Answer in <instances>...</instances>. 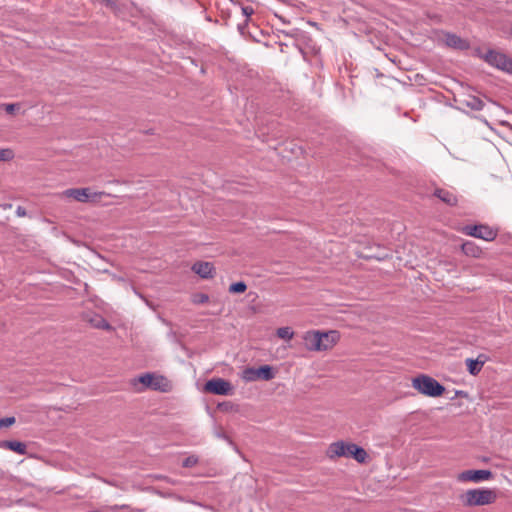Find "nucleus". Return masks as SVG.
<instances>
[{"label": "nucleus", "mask_w": 512, "mask_h": 512, "mask_svg": "<svg viewBox=\"0 0 512 512\" xmlns=\"http://www.w3.org/2000/svg\"><path fill=\"white\" fill-rule=\"evenodd\" d=\"M340 335L335 330L321 332L308 331L304 334V345L309 351H326L332 349L339 341Z\"/></svg>", "instance_id": "nucleus-1"}, {"label": "nucleus", "mask_w": 512, "mask_h": 512, "mask_svg": "<svg viewBox=\"0 0 512 512\" xmlns=\"http://www.w3.org/2000/svg\"><path fill=\"white\" fill-rule=\"evenodd\" d=\"M496 499V491L489 488L470 489L461 495L462 503L468 507L489 505L494 503Z\"/></svg>", "instance_id": "nucleus-2"}, {"label": "nucleus", "mask_w": 512, "mask_h": 512, "mask_svg": "<svg viewBox=\"0 0 512 512\" xmlns=\"http://www.w3.org/2000/svg\"><path fill=\"white\" fill-rule=\"evenodd\" d=\"M412 387L423 395L429 397L441 396L445 387L434 378L427 375H419L412 379Z\"/></svg>", "instance_id": "nucleus-3"}, {"label": "nucleus", "mask_w": 512, "mask_h": 512, "mask_svg": "<svg viewBox=\"0 0 512 512\" xmlns=\"http://www.w3.org/2000/svg\"><path fill=\"white\" fill-rule=\"evenodd\" d=\"M61 195L67 198H73L81 203H96L100 201L102 197L110 196L109 193L104 191L94 192L90 188H70L63 191Z\"/></svg>", "instance_id": "nucleus-4"}, {"label": "nucleus", "mask_w": 512, "mask_h": 512, "mask_svg": "<svg viewBox=\"0 0 512 512\" xmlns=\"http://www.w3.org/2000/svg\"><path fill=\"white\" fill-rule=\"evenodd\" d=\"M484 60L491 66L512 74V59L507 55L494 50H489L484 55Z\"/></svg>", "instance_id": "nucleus-5"}, {"label": "nucleus", "mask_w": 512, "mask_h": 512, "mask_svg": "<svg viewBox=\"0 0 512 512\" xmlns=\"http://www.w3.org/2000/svg\"><path fill=\"white\" fill-rule=\"evenodd\" d=\"M466 235L483 239L485 241H493L497 236V230L489 227L488 225H467L463 228Z\"/></svg>", "instance_id": "nucleus-6"}, {"label": "nucleus", "mask_w": 512, "mask_h": 512, "mask_svg": "<svg viewBox=\"0 0 512 512\" xmlns=\"http://www.w3.org/2000/svg\"><path fill=\"white\" fill-rule=\"evenodd\" d=\"M138 381L145 387L151 388L153 390L166 392L169 389V382L164 376H156L151 373H145L139 376Z\"/></svg>", "instance_id": "nucleus-7"}, {"label": "nucleus", "mask_w": 512, "mask_h": 512, "mask_svg": "<svg viewBox=\"0 0 512 512\" xmlns=\"http://www.w3.org/2000/svg\"><path fill=\"white\" fill-rule=\"evenodd\" d=\"M204 389L206 392L215 395H231L233 387L231 383L222 378H213L205 383Z\"/></svg>", "instance_id": "nucleus-8"}, {"label": "nucleus", "mask_w": 512, "mask_h": 512, "mask_svg": "<svg viewBox=\"0 0 512 512\" xmlns=\"http://www.w3.org/2000/svg\"><path fill=\"white\" fill-rule=\"evenodd\" d=\"M492 478V472L490 470H465L461 472L457 479L460 482H474L479 483Z\"/></svg>", "instance_id": "nucleus-9"}, {"label": "nucleus", "mask_w": 512, "mask_h": 512, "mask_svg": "<svg viewBox=\"0 0 512 512\" xmlns=\"http://www.w3.org/2000/svg\"><path fill=\"white\" fill-rule=\"evenodd\" d=\"M440 39L445 43L447 47L457 50H467L470 46L467 40L450 32L441 31Z\"/></svg>", "instance_id": "nucleus-10"}, {"label": "nucleus", "mask_w": 512, "mask_h": 512, "mask_svg": "<svg viewBox=\"0 0 512 512\" xmlns=\"http://www.w3.org/2000/svg\"><path fill=\"white\" fill-rule=\"evenodd\" d=\"M192 271L203 279L212 278L215 274L214 266L210 262L199 261L193 264Z\"/></svg>", "instance_id": "nucleus-11"}, {"label": "nucleus", "mask_w": 512, "mask_h": 512, "mask_svg": "<svg viewBox=\"0 0 512 512\" xmlns=\"http://www.w3.org/2000/svg\"><path fill=\"white\" fill-rule=\"evenodd\" d=\"M346 457H352L359 463H365L368 458V454L362 447L353 443H348L346 448Z\"/></svg>", "instance_id": "nucleus-12"}, {"label": "nucleus", "mask_w": 512, "mask_h": 512, "mask_svg": "<svg viewBox=\"0 0 512 512\" xmlns=\"http://www.w3.org/2000/svg\"><path fill=\"white\" fill-rule=\"evenodd\" d=\"M0 449L11 450L20 455H25L27 453V445L24 442H20V441H16V440L0 441Z\"/></svg>", "instance_id": "nucleus-13"}, {"label": "nucleus", "mask_w": 512, "mask_h": 512, "mask_svg": "<svg viewBox=\"0 0 512 512\" xmlns=\"http://www.w3.org/2000/svg\"><path fill=\"white\" fill-rule=\"evenodd\" d=\"M347 444L344 441H337L330 444L327 455L329 458L346 457Z\"/></svg>", "instance_id": "nucleus-14"}, {"label": "nucleus", "mask_w": 512, "mask_h": 512, "mask_svg": "<svg viewBox=\"0 0 512 512\" xmlns=\"http://www.w3.org/2000/svg\"><path fill=\"white\" fill-rule=\"evenodd\" d=\"M460 103L474 111H481L485 105L480 98L474 95L465 96L463 99L460 100Z\"/></svg>", "instance_id": "nucleus-15"}, {"label": "nucleus", "mask_w": 512, "mask_h": 512, "mask_svg": "<svg viewBox=\"0 0 512 512\" xmlns=\"http://www.w3.org/2000/svg\"><path fill=\"white\" fill-rule=\"evenodd\" d=\"M485 360L486 358L484 355H479L477 359H466V365L469 373L474 376L477 375L485 364Z\"/></svg>", "instance_id": "nucleus-16"}, {"label": "nucleus", "mask_w": 512, "mask_h": 512, "mask_svg": "<svg viewBox=\"0 0 512 512\" xmlns=\"http://www.w3.org/2000/svg\"><path fill=\"white\" fill-rule=\"evenodd\" d=\"M434 194L447 205L454 206L457 204V196L452 191L446 189H436Z\"/></svg>", "instance_id": "nucleus-17"}, {"label": "nucleus", "mask_w": 512, "mask_h": 512, "mask_svg": "<svg viewBox=\"0 0 512 512\" xmlns=\"http://www.w3.org/2000/svg\"><path fill=\"white\" fill-rule=\"evenodd\" d=\"M462 251L471 257H478L481 254V249L472 241H466L463 243Z\"/></svg>", "instance_id": "nucleus-18"}, {"label": "nucleus", "mask_w": 512, "mask_h": 512, "mask_svg": "<svg viewBox=\"0 0 512 512\" xmlns=\"http://www.w3.org/2000/svg\"><path fill=\"white\" fill-rule=\"evenodd\" d=\"M257 373L259 375V379L269 381L275 377V373L273 368L269 365H262L257 368Z\"/></svg>", "instance_id": "nucleus-19"}, {"label": "nucleus", "mask_w": 512, "mask_h": 512, "mask_svg": "<svg viewBox=\"0 0 512 512\" xmlns=\"http://www.w3.org/2000/svg\"><path fill=\"white\" fill-rule=\"evenodd\" d=\"M242 379L246 382H253L259 379V375L257 373V368L248 367L242 371L241 375Z\"/></svg>", "instance_id": "nucleus-20"}, {"label": "nucleus", "mask_w": 512, "mask_h": 512, "mask_svg": "<svg viewBox=\"0 0 512 512\" xmlns=\"http://www.w3.org/2000/svg\"><path fill=\"white\" fill-rule=\"evenodd\" d=\"M276 334L279 338L284 340H291L294 336V332L290 327H280L277 329Z\"/></svg>", "instance_id": "nucleus-21"}, {"label": "nucleus", "mask_w": 512, "mask_h": 512, "mask_svg": "<svg viewBox=\"0 0 512 512\" xmlns=\"http://www.w3.org/2000/svg\"><path fill=\"white\" fill-rule=\"evenodd\" d=\"M247 289V285L243 281L233 283L229 286L230 293H243Z\"/></svg>", "instance_id": "nucleus-22"}, {"label": "nucleus", "mask_w": 512, "mask_h": 512, "mask_svg": "<svg viewBox=\"0 0 512 512\" xmlns=\"http://www.w3.org/2000/svg\"><path fill=\"white\" fill-rule=\"evenodd\" d=\"M92 324L94 327L104 330H110L111 325L102 317H98L95 320H92Z\"/></svg>", "instance_id": "nucleus-23"}, {"label": "nucleus", "mask_w": 512, "mask_h": 512, "mask_svg": "<svg viewBox=\"0 0 512 512\" xmlns=\"http://www.w3.org/2000/svg\"><path fill=\"white\" fill-rule=\"evenodd\" d=\"M14 153L11 149H0V161H9L13 159Z\"/></svg>", "instance_id": "nucleus-24"}, {"label": "nucleus", "mask_w": 512, "mask_h": 512, "mask_svg": "<svg viewBox=\"0 0 512 512\" xmlns=\"http://www.w3.org/2000/svg\"><path fill=\"white\" fill-rule=\"evenodd\" d=\"M209 301V296L204 293L196 294L193 298L195 304H204Z\"/></svg>", "instance_id": "nucleus-25"}, {"label": "nucleus", "mask_w": 512, "mask_h": 512, "mask_svg": "<svg viewBox=\"0 0 512 512\" xmlns=\"http://www.w3.org/2000/svg\"><path fill=\"white\" fill-rule=\"evenodd\" d=\"M15 417H5L0 419V428L10 427L15 423Z\"/></svg>", "instance_id": "nucleus-26"}, {"label": "nucleus", "mask_w": 512, "mask_h": 512, "mask_svg": "<svg viewBox=\"0 0 512 512\" xmlns=\"http://www.w3.org/2000/svg\"><path fill=\"white\" fill-rule=\"evenodd\" d=\"M197 462H198V458L197 457L189 456V457L184 459L182 465H183V467L190 468V467H193L194 465H196Z\"/></svg>", "instance_id": "nucleus-27"}, {"label": "nucleus", "mask_w": 512, "mask_h": 512, "mask_svg": "<svg viewBox=\"0 0 512 512\" xmlns=\"http://www.w3.org/2000/svg\"><path fill=\"white\" fill-rule=\"evenodd\" d=\"M241 10H242L243 15L246 17V21L254 13V9L251 6H242Z\"/></svg>", "instance_id": "nucleus-28"}, {"label": "nucleus", "mask_w": 512, "mask_h": 512, "mask_svg": "<svg viewBox=\"0 0 512 512\" xmlns=\"http://www.w3.org/2000/svg\"><path fill=\"white\" fill-rule=\"evenodd\" d=\"M16 215H17L18 217H24V216H26V215H27L26 209H25L24 207H22V206H18V207L16 208Z\"/></svg>", "instance_id": "nucleus-29"}, {"label": "nucleus", "mask_w": 512, "mask_h": 512, "mask_svg": "<svg viewBox=\"0 0 512 512\" xmlns=\"http://www.w3.org/2000/svg\"><path fill=\"white\" fill-rule=\"evenodd\" d=\"M17 104H6L5 105V111L9 114L14 113L15 109L17 108Z\"/></svg>", "instance_id": "nucleus-30"}, {"label": "nucleus", "mask_w": 512, "mask_h": 512, "mask_svg": "<svg viewBox=\"0 0 512 512\" xmlns=\"http://www.w3.org/2000/svg\"><path fill=\"white\" fill-rule=\"evenodd\" d=\"M216 435L219 438H223V439L229 440L224 432H217Z\"/></svg>", "instance_id": "nucleus-31"}, {"label": "nucleus", "mask_w": 512, "mask_h": 512, "mask_svg": "<svg viewBox=\"0 0 512 512\" xmlns=\"http://www.w3.org/2000/svg\"><path fill=\"white\" fill-rule=\"evenodd\" d=\"M510 34L512 36V24H511V27H510Z\"/></svg>", "instance_id": "nucleus-32"}]
</instances>
